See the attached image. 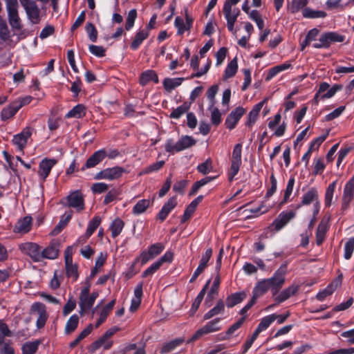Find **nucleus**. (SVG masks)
Here are the masks:
<instances>
[{"label": "nucleus", "mask_w": 354, "mask_h": 354, "mask_svg": "<svg viewBox=\"0 0 354 354\" xmlns=\"http://www.w3.org/2000/svg\"><path fill=\"white\" fill-rule=\"evenodd\" d=\"M296 216V212L294 210L282 211L277 217L273 221L269 228L272 230L279 232L282 230L287 224Z\"/></svg>", "instance_id": "6"}, {"label": "nucleus", "mask_w": 354, "mask_h": 354, "mask_svg": "<svg viewBox=\"0 0 354 354\" xmlns=\"http://www.w3.org/2000/svg\"><path fill=\"white\" fill-rule=\"evenodd\" d=\"M8 11V21L12 28L19 30L21 28L20 18L18 15V9Z\"/></svg>", "instance_id": "37"}, {"label": "nucleus", "mask_w": 354, "mask_h": 354, "mask_svg": "<svg viewBox=\"0 0 354 354\" xmlns=\"http://www.w3.org/2000/svg\"><path fill=\"white\" fill-rule=\"evenodd\" d=\"M203 196H198L196 198L191 202L188 207L185 210L184 214L182 218V222L187 221L195 212L197 205L202 201Z\"/></svg>", "instance_id": "30"}, {"label": "nucleus", "mask_w": 354, "mask_h": 354, "mask_svg": "<svg viewBox=\"0 0 354 354\" xmlns=\"http://www.w3.org/2000/svg\"><path fill=\"white\" fill-rule=\"evenodd\" d=\"M165 165L164 160H159L155 163H153L146 168L141 172V174H150L154 171H157L160 169Z\"/></svg>", "instance_id": "60"}, {"label": "nucleus", "mask_w": 354, "mask_h": 354, "mask_svg": "<svg viewBox=\"0 0 354 354\" xmlns=\"http://www.w3.org/2000/svg\"><path fill=\"white\" fill-rule=\"evenodd\" d=\"M209 283V281H207L205 286L201 290V292L198 293L194 301H193V304L192 305V307L189 310V314L190 315H194L195 313L197 311L198 308H199L201 303L205 295V289L207 286H208V283Z\"/></svg>", "instance_id": "41"}, {"label": "nucleus", "mask_w": 354, "mask_h": 354, "mask_svg": "<svg viewBox=\"0 0 354 354\" xmlns=\"http://www.w3.org/2000/svg\"><path fill=\"white\" fill-rule=\"evenodd\" d=\"M68 205L75 208L77 211L84 208V198L80 191H75L67 197Z\"/></svg>", "instance_id": "15"}, {"label": "nucleus", "mask_w": 354, "mask_h": 354, "mask_svg": "<svg viewBox=\"0 0 354 354\" xmlns=\"http://www.w3.org/2000/svg\"><path fill=\"white\" fill-rule=\"evenodd\" d=\"M223 12L226 21H236L240 13V10L238 8H233V6H230L229 3H224Z\"/></svg>", "instance_id": "29"}, {"label": "nucleus", "mask_w": 354, "mask_h": 354, "mask_svg": "<svg viewBox=\"0 0 354 354\" xmlns=\"http://www.w3.org/2000/svg\"><path fill=\"white\" fill-rule=\"evenodd\" d=\"M212 250L211 248L207 249L205 253L202 255L200 263L194 272L193 273L190 282L194 281L201 273L206 268L207 263L212 257Z\"/></svg>", "instance_id": "17"}, {"label": "nucleus", "mask_w": 354, "mask_h": 354, "mask_svg": "<svg viewBox=\"0 0 354 354\" xmlns=\"http://www.w3.org/2000/svg\"><path fill=\"white\" fill-rule=\"evenodd\" d=\"M32 227V218L30 216H25L17 221L14 226L13 232L15 234H24L28 233Z\"/></svg>", "instance_id": "16"}, {"label": "nucleus", "mask_w": 354, "mask_h": 354, "mask_svg": "<svg viewBox=\"0 0 354 354\" xmlns=\"http://www.w3.org/2000/svg\"><path fill=\"white\" fill-rule=\"evenodd\" d=\"M291 67V64L290 62H284L280 65L275 66L272 68H271L266 77V80L270 81L274 77H275L278 73L286 71Z\"/></svg>", "instance_id": "32"}, {"label": "nucleus", "mask_w": 354, "mask_h": 354, "mask_svg": "<svg viewBox=\"0 0 354 354\" xmlns=\"http://www.w3.org/2000/svg\"><path fill=\"white\" fill-rule=\"evenodd\" d=\"M183 342V340L180 339H175L169 342L166 343L163 345L161 348L162 353H169L173 350H174L178 346H179Z\"/></svg>", "instance_id": "59"}, {"label": "nucleus", "mask_w": 354, "mask_h": 354, "mask_svg": "<svg viewBox=\"0 0 354 354\" xmlns=\"http://www.w3.org/2000/svg\"><path fill=\"white\" fill-rule=\"evenodd\" d=\"M24 8L28 20L33 24H38L41 20L40 10L33 0H19Z\"/></svg>", "instance_id": "4"}, {"label": "nucleus", "mask_w": 354, "mask_h": 354, "mask_svg": "<svg viewBox=\"0 0 354 354\" xmlns=\"http://www.w3.org/2000/svg\"><path fill=\"white\" fill-rule=\"evenodd\" d=\"M150 82L158 83V77L155 71L152 70H147L141 74L140 77V83L144 86Z\"/></svg>", "instance_id": "34"}, {"label": "nucleus", "mask_w": 354, "mask_h": 354, "mask_svg": "<svg viewBox=\"0 0 354 354\" xmlns=\"http://www.w3.org/2000/svg\"><path fill=\"white\" fill-rule=\"evenodd\" d=\"M149 201L146 199H142L137 202L132 209V212L134 214H140L143 213L149 206Z\"/></svg>", "instance_id": "48"}, {"label": "nucleus", "mask_w": 354, "mask_h": 354, "mask_svg": "<svg viewBox=\"0 0 354 354\" xmlns=\"http://www.w3.org/2000/svg\"><path fill=\"white\" fill-rule=\"evenodd\" d=\"M274 321V313L267 315L261 319L257 328L263 332L266 330Z\"/></svg>", "instance_id": "49"}, {"label": "nucleus", "mask_w": 354, "mask_h": 354, "mask_svg": "<svg viewBox=\"0 0 354 354\" xmlns=\"http://www.w3.org/2000/svg\"><path fill=\"white\" fill-rule=\"evenodd\" d=\"M86 31L90 40L95 42L97 39V32L94 25L91 23H88L86 26Z\"/></svg>", "instance_id": "64"}, {"label": "nucleus", "mask_w": 354, "mask_h": 354, "mask_svg": "<svg viewBox=\"0 0 354 354\" xmlns=\"http://www.w3.org/2000/svg\"><path fill=\"white\" fill-rule=\"evenodd\" d=\"M319 30L317 28H313L306 36L305 39L301 42V50H304V48L307 46L311 45L312 43L315 42L316 41V38L318 36Z\"/></svg>", "instance_id": "42"}, {"label": "nucleus", "mask_w": 354, "mask_h": 354, "mask_svg": "<svg viewBox=\"0 0 354 354\" xmlns=\"http://www.w3.org/2000/svg\"><path fill=\"white\" fill-rule=\"evenodd\" d=\"M188 107L187 105L183 104L178 106L170 114V118L174 119L180 118L185 113L187 112Z\"/></svg>", "instance_id": "63"}, {"label": "nucleus", "mask_w": 354, "mask_h": 354, "mask_svg": "<svg viewBox=\"0 0 354 354\" xmlns=\"http://www.w3.org/2000/svg\"><path fill=\"white\" fill-rule=\"evenodd\" d=\"M245 113V109L242 106H238L232 111L226 118L225 122L226 127L230 130L234 129Z\"/></svg>", "instance_id": "14"}, {"label": "nucleus", "mask_w": 354, "mask_h": 354, "mask_svg": "<svg viewBox=\"0 0 354 354\" xmlns=\"http://www.w3.org/2000/svg\"><path fill=\"white\" fill-rule=\"evenodd\" d=\"M318 192L317 190L312 187L309 189L303 196L301 204L298 205V208L301 207V205H308L311 203H315L318 201Z\"/></svg>", "instance_id": "27"}, {"label": "nucleus", "mask_w": 354, "mask_h": 354, "mask_svg": "<svg viewBox=\"0 0 354 354\" xmlns=\"http://www.w3.org/2000/svg\"><path fill=\"white\" fill-rule=\"evenodd\" d=\"M220 321V318H215L208 322L204 326L196 330L192 337V339H196L204 335L219 330L221 328L219 326Z\"/></svg>", "instance_id": "12"}, {"label": "nucleus", "mask_w": 354, "mask_h": 354, "mask_svg": "<svg viewBox=\"0 0 354 354\" xmlns=\"http://www.w3.org/2000/svg\"><path fill=\"white\" fill-rule=\"evenodd\" d=\"M354 251V237L350 238L344 245V257L346 259H351Z\"/></svg>", "instance_id": "55"}, {"label": "nucleus", "mask_w": 354, "mask_h": 354, "mask_svg": "<svg viewBox=\"0 0 354 354\" xmlns=\"http://www.w3.org/2000/svg\"><path fill=\"white\" fill-rule=\"evenodd\" d=\"M39 344L36 342H28L22 346V354H35Z\"/></svg>", "instance_id": "54"}, {"label": "nucleus", "mask_w": 354, "mask_h": 354, "mask_svg": "<svg viewBox=\"0 0 354 354\" xmlns=\"http://www.w3.org/2000/svg\"><path fill=\"white\" fill-rule=\"evenodd\" d=\"M94 301L89 296L80 297L79 306L80 308V313L82 315L84 312L91 308Z\"/></svg>", "instance_id": "47"}, {"label": "nucleus", "mask_w": 354, "mask_h": 354, "mask_svg": "<svg viewBox=\"0 0 354 354\" xmlns=\"http://www.w3.org/2000/svg\"><path fill=\"white\" fill-rule=\"evenodd\" d=\"M20 250L28 254L34 261L39 262L42 260V254L40 246L32 242H26L19 245Z\"/></svg>", "instance_id": "9"}, {"label": "nucleus", "mask_w": 354, "mask_h": 354, "mask_svg": "<svg viewBox=\"0 0 354 354\" xmlns=\"http://www.w3.org/2000/svg\"><path fill=\"white\" fill-rule=\"evenodd\" d=\"M308 0H292L288 7V10L292 13L297 12L304 8L306 6Z\"/></svg>", "instance_id": "51"}, {"label": "nucleus", "mask_w": 354, "mask_h": 354, "mask_svg": "<svg viewBox=\"0 0 354 354\" xmlns=\"http://www.w3.org/2000/svg\"><path fill=\"white\" fill-rule=\"evenodd\" d=\"M354 196V176L346 183L342 199V209L346 210L348 208L350 203Z\"/></svg>", "instance_id": "11"}, {"label": "nucleus", "mask_w": 354, "mask_h": 354, "mask_svg": "<svg viewBox=\"0 0 354 354\" xmlns=\"http://www.w3.org/2000/svg\"><path fill=\"white\" fill-rule=\"evenodd\" d=\"M66 273L68 278L71 279L73 281H75L78 278L77 267L73 262L65 264Z\"/></svg>", "instance_id": "50"}, {"label": "nucleus", "mask_w": 354, "mask_h": 354, "mask_svg": "<svg viewBox=\"0 0 354 354\" xmlns=\"http://www.w3.org/2000/svg\"><path fill=\"white\" fill-rule=\"evenodd\" d=\"M60 243L57 240L50 242L48 246L41 251L42 259H55L58 257Z\"/></svg>", "instance_id": "18"}, {"label": "nucleus", "mask_w": 354, "mask_h": 354, "mask_svg": "<svg viewBox=\"0 0 354 354\" xmlns=\"http://www.w3.org/2000/svg\"><path fill=\"white\" fill-rule=\"evenodd\" d=\"M176 198L175 196L170 198L167 202L164 204L162 209L159 212L158 215V218L163 221L167 218L170 212L176 206Z\"/></svg>", "instance_id": "24"}, {"label": "nucleus", "mask_w": 354, "mask_h": 354, "mask_svg": "<svg viewBox=\"0 0 354 354\" xmlns=\"http://www.w3.org/2000/svg\"><path fill=\"white\" fill-rule=\"evenodd\" d=\"M33 131L34 129L32 127L27 126L21 132L13 136L12 142L19 151L23 152L27 145L28 140L31 137Z\"/></svg>", "instance_id": "8"}, {"label": "nucleus", "mask_w": 354, "mask_h": 354, "mask_svg": "<svg viewBox=\"0 0 354 354\" xmlns=\"http://www.w3.org/2000/svg\"><path fill=\"white\" fill-rule=\"evenodd\" d=\"M142 283H139L137 284L133 293V297L131 299V306L129 310L135 312L140 306L142 297Z\"/></svg>", "instance_id": "21"}, {"label": "nucleus", "mask_w": 354, "mask_h": 354, "mask_svg": "<svg viewBox=\"0 0 354 354\" xmlns=\"http://www.w3.org/2000/svg\"><path fill=\"white\" fill-rule=\"evenodd\" d=\"M137 18V11L136 9H132L129 11L127 17V21H126V25L125 28L127 30H129L131 29L134 25V22Z\"/></svg>", "instance_id": "56"}, {"label": "nucleus", "mask_w": 354, "mask_h": 354, "mask_svg": "<svg viewBox=\"0 0 354 354\" xmlns=\"http://www.w3.org/2000/svg\"><path fill=\"white\" fill-rule=\"evenodd\" d=\"M208 111H210V118L212 124L215 126L220 124L222 119L221 113L219 109L215 105H209Z\"/></svg>", "instance_id": "44"}, {"label": "nucleus", "mask_w": 354, "mask_h": 354, "mask_svg": "<svg viewBox=\"0 0 354 354\" xmlns=\"http://www.w3.org/2000/svg\"><path fill=\"white\" fill-rule=\"evenodd\" d=\"M124 225V223L120 218H116L114 219L109 227L112 237L115 238L118 236L122 231Z\"/></svg>", "instance_id": "43"}, {"label": "nucleus", "mask_w": 354, "mask_h": 354, "mask_svg": "<svg viewBox=\"0 0 354 354\" xmlns=\"http://www.w3.org/2000/svg\"><path fill=\"white\" fill-rule=\"evenodd\" d=\"M247 297L245 291H241L229 295L226 299V306L228 308H232L236 304L241 303Z\"/></svg>", "instance_id": "26"}, {"label": "nucleus", "mask_w": 354, "mask_h": 354, "mask_svg": "<svg viewBox=\"0 0 354 354\" xmlns=\"http://www.w3.org/2000/svg\"><path fill=\"white\" fill-rule=\"evenodd\" d=\"M127 171L124 168L120 166L108 167L97 172L95 176V180H106L109 181L120 179Z\"/></svg>", "instance_id": "3"}, {"label": "nucleus", "mask_w": 354, "mask_h": 354, "mask_svg": "<svg viewBox=\"0 0 354 354\" xmlns=\"http://www.w3.org/2000/svg\"><path fill=\"white\" fill-rule=\"evenodd\" d=\"M149 36V33L147 30H142L138 31L133 40L131 44V48L133 50H137L142 41L146 39Z\"/></svg>", "instance_id": "38"}, {"label": "nucleus", "mask_w": 354, "mask_h": 354, "mask_svg": "<svg viewBox=\"0 0 354 354\" xmlns=\"http://www.w3.org/2000/svg\"><path fill=\"white\" fill-rule=\"evenodd\" d=\"M337 180L333 181L328 186L324 197V204L326 207H330L332 205L334 192L336 187Z\"/></svg>", "instance_id": "45"}, {"label": "nucleus", "mask_w": 354, "mask_h": 354, "mask_svg": "<svg viewBox=\"0 0 354 354\" xmlns=\"http://www.w3.org/2000/svg\"><path fill=\"white\" fill-rule=\"evenodd\" d=\"M86 114V109L82 104H77L75 106L71 111L66 115V118H81Z\"/></svg>", "instance_id": "39"}, {"label": "nucleus", "mask_w": 354, "mask_h": 354, "mask_svg": "<svg viewBox=\"0 0 354 354\" xmlns=\"http://www.w3.org/2000/svg\"><path fill=\"white\" fill-rule=\"evenodd\" d=\"M57 160L55 158H44L39 164L38 176L44 182L48 176L52 168L57 164Z\"/></svg>", "instance_id": "13"}, {"label": "nucleus", "mask_w": 354, "mask_h": 354, "mask_svg": "<svg viewBox=\"0 0 354 354\" xmlns=\"http://www.w3.org/2000/svg\"><path fill=\"white\" fill-rule=\"evenodd\" d=\"M198 172L202 174H206L212 171V162L210 158H207L205 162L200 164L197 167Z\"/></svg>", "instance_id": "58"}, {"label": "nucleus", "mask_w": 354, "mask_h": 354, "mask_svg": "<svg viewBox=\"0 0 354 354\" xmlns=\"http://www.w3.org/2000/svg\"><path fill=\"white\" fill-rule=\"evenodd\" d=\"M328 220L327 219H322L317 229V233H316V243L317 245H320L322 243L326 232L328 230Z\"/></svg>", "instance_id": "31"}, {"label": "nucleus", "mask_w": 354, "mask_h": 354, "mask_svg": "<svg viewBox=\"0 0 354 354\" xmlns=\"http://www.w3.org/2000/svg\"><path fill=\"white\" fill-rule=\"evenodd\" d=\"M238 69L237 58L234 57L227 65L224 72V79L227 80L235 75Z\"/></svg>", "instance_id": "40"}, {"label": "nucleus", "mask_w": 354, "mask_h": 354, "mask_svg": "<svg viewBox=\"0 0 354 354\" xmlns=\"http://www.w3.org/2000/svg\"><path fill=\"white\" fill-rule=\"evenodd\" d=\"M101 223V218L99 216H95L91 220L87 226L86 233L87 236H91Z\"/></svg>", "instance_id": "52"}, {"label": "nucleus", "mask_w": 354, "mask_h": 354, "mask_svg": "<svg viewBox=\"0 0 354 354\" xmlns=\"http://www.w3.org/2000/svg\"><path fill=\"white\" fill-rule=\"evenodd\" d=\"M287 274V263H284L274 272V274L266 279L270 286V290L273 296L279 292L285 283V277Z\"/></svg>", "instance_id": "2"}, {"label": "nucleus", "mask_w": 354, "mask_h": 354, "mask_svg": "<svg viewBox=\"0 0 354 354\" xmlns=\"http://www.w3.org/2000/svg\"><path fill=\"white\" fill-rule=\"evenodd\" d=\"M196 144V140L189 136H181L176 142L173 140L169 139L166 141L165 145V151L170 153H175L188 148Z\"/></svg>", "instance_id": "1"}, {"label": "nucleus", "mask_w": 354, "mask_h": 354, "mask_svg": "<svg viewBox=\"0 0 354 354\" xmlns=\"http://www.w3.org/2000/svg\"><path fill=\"white\" fill-rule=\"evenodd\" d=\"M184 80V78L183 77H175V78H165L163 80L162 84L164 86V88L167 92H171L174 89H175L176 87L181 85Z\"/></svg>", "instance_id": "33"}, {"label": "nucleus", "mask_w": 354, "mask_h": 354, "mask_svg": "<svg viewBox=\"0 0 354 354\" xmlns=\"http://www.w3.org/2000/svg\"><path fill=\"white\" fill-rule=\"evenodd\" d=\"M339 284L340 279L329 284L325 289L317 294V299L320 301H323L327 296L330 295Z\"/></svg>", "instance_id": "35"}, {"label": "nucleus", "mask_w": 354, "mask_h": 354, "mask_svg": "<svg viewBox=\"0 0 354 354\" xmlns=\"http://www.w3.org/2000/svg\"><path fill=\"white\" fill-rule=\"evenodd\" d=\"M319 39L322 44L317 45V46H324V48H327L330 46L331 42L343 41L344 36L330 32L321 35Z\"/></svg>", "instance_id": "20"}, {"label": "nucleus", "mask_w": 354, "mask_h": 354, "mask_svg": "<svg viewBox=\"0 0 354 354\" xmlns=\"http://www.w3.org/2000/svg\"><path fill=\"white\" fill-rule=\"evenodd\" d=\"M165 245L161 243H156L149 247L147 250H144L140 254L138 260L142 265L145 264L149 260L159 255L164 250Z\"/></svg>", "instance_id": "10"}, {"label": "nucleus", "mask_w": 354, "mask_h": 354, "mask_svg": "<svg viewBox=\"0 0 354 354\" xmlns=\"http://www.w3.org/2000/svg\"><path fill=\"white\" fill-rule=\"evenodd\" d=\"M192 25V19L186 15V22L180 17H177L174 21V26L178 30V35H183L186 30H189Z\"/></svg>", "instance_id": "23"}, {"label": "nucleus", "mask_w": 354, "mask_h": 354, "mask_svg": "<svg viewBox=\"0 0 354 354\" xmlns=\"http://www.w3.org/2000/svg\"><path fill=\"white\" fill-rule=\"evenodd\" d=\"M30 310L37 315L36 327L38 329L42 328L48 318L46 306L41 302H35L32 304Z\"/></svg>", "instance_id": "7"}, {"label": "nucleus", "mask_w": 354, "mask_h": 354, "mask_svg": "<svg viewBox=\"0 0 354 354\" xmlns=\"http://www.w3.org/2000/svg\"><path fill=\"white\" fill-rule=\"evenodd\" d=\"M299 289V286L297 284H292L288 288L283 290L279 292L275 297V300L278 303H281L294 295Z\"/></svg>", "instance_id": "22"}, {"label": "nucleus", "mask_w": 354, "mask_h": 354, "mask_svg": "<svg viewBox=\"0 0 354 354\" xmlns=\"http://www.w3.org/2000/svg\"><path fill=\"white\" fill-rule=\"evenodd\" d=\"M18 111V106H17L15 102H12L8 106L2 109L1 113V120H6L11 118L17 113Z\"/></svg>", "instance_id": "36"}, {"label": "nucleus", "mask_w": 354, "mask_h": 354, "mask_svg": "<svg viewBox=\"0 0 354 354\" xmlns=\"http://www.w3.org/2000/svg\"><path fill=\"white\" fill-rule=\"evenodd\" d=\"M106 156V152L104 149H99L93 153L92 156H91L88 160H86L84 167H82V169L84 170L86 169L92 168L101 162Z\"/></svg>", "instance_id": "19"}, {"label": "nucleus", "mask_w": 354, "mask_h": 354, "mask_svg": "<svg viewBox=\"0 0 354 354\" xmlns=\"http://www.w3.org/2000/svg\"><path fill=\"white\" fill-rule=\"evenodd\" d=\"M113 342L109 338L105 337L103 335L100 339L94 342L89 347L91 353L95 352L96 350L102 347L104 349H109L112 346Z\"/></svg>", "instance_id": "25"}, {"label": "nucleus", "mask_w": 354, "mask_h": 354, "mask_svg": "<svg viewBox=\"0 0 354 354\" xmlns=\"http://www.w3.org/2000/svg\"><path fill=\"white\" fill-rule=\"evenodd\" d=\"M78 323L79 317L75 314L71 315L66 324L64 328L65 333L69 334L73 332L77 328Z\"/></svg>", "instance_id": "46"}, {"label": "nucleus", "mask_w": 354, "mask_h": 354, "mask_svg": "<svg viewBox=\"0 0 354 354\" xmlns=\"http://www.w3.org/2000/svg\"><path fill=\"white\" fill-rule=\"evenodd\" d=\"M269 289H270V286L267 279H262L258 281L255 285L252 291V297L257 299L258 297L264 295Z\"/></svg>", "instance_id": "28"}, {"label": "nucleus", "mask_w": 354, "mask_h": 354, "mask_svg": "<svg viewBox=\"0 0 354 354\" xmlns=\"http://www.w3.org/2000/svg\"><path fill=\"white\" fill-rule=\"evenodd\" d=\"M12 333L8 325L2 320H0V344L5 343V337H10Z\"/></svg>", "instance_id": "57"}, {"label": "nucleus", "mask_w": 354, "mask_h": 354, "mask_svg": "<svg viewBox=\"0 0 354 354\" xmlns=\"http://www.w3.org/2000/svg\"><path fill=\"white\" fill-rule=\"evenodd\" d=\"M10 37V31L8 30L6 21L0 17V37L6 41Z\"/></svg>", "instance_id": "62"}, {"label": "nucleus", "mask_w": 354, "mask_h": 354, "mask_svg": "<svg viewBox=\"0 0 354 354\" xmlns=\"http://www.w3.org/2000/svg\"><path fill=\"white\" fill-rule=\"evenodd\" d=\"M218 91V86L215 84L209 87L207 91V97L209 100V105H215L216 104V95Z\"/></svg>", "instance_id": "61"}, {"label": "nucleus", "mask_w": 354, "mask_h": 354, "mask_svg": "<svg viewBox=\"0 0 354 354\" xmlns=\"http://www.w3.org/2000/svg\"><path fill=\"white\" fill-rule=\"evenodd\" d=\"M241 152L242 145L238 143L234 146L232 155L231 167L228 173V178L230 182L233 180L234 176L238 174L240 169L242 163Z\"/></svg>", "instance_id": "5"}, {"label": "nucleus", "mask_w": 354, "mask_h": 354, "mask_svg": "<svg viewBox=\"0 0 354 354\" xmlns=\"http://www.w3.org/2000/svg\"><path fill=\"white\" fill-rule=\"evenodd\" d=\"M302 13L305 18H323L326 16V13L323 11H315L308 8H304Z\"/></svg>", "instance_id": "53"}]
</instances>
